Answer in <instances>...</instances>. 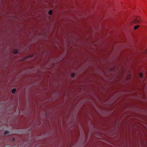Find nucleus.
<instances>
[{"label": "nucleus", "mask_w": 147, "mask_h": 147, "mask_svg": "<svg viewBox=\"0 0 147 147\" xmlns=\"http://www.w3.org/2000/svg\"><path fill=\"white\" fill-rule=\"evenodd\" d=\"M52 10H50L49 12V14L51 15L52 13Z\"/></svg>", "instance_id": "5"}, {"label": "nucleus", "mask_w": 147, "mask_h": 147, "mask_svg": "<svg viewBox=\"0 0 147 147\" xmlns=\"http://www.w3.org/2000/svg\"><path fill=\"white\" fill-rule=\"evenodd\" d=\"M139 27V25H136L135 26V27H134V29L135 30H136Z\"/></svg>", "instance_id": "3"}, {"label": "nucleus", "mask_w": 147, "mask_h": 147, "mask_svg": "<svg viewBox=\"0 0 147 147\" xmlns=\"http://www.w3.org/2000/svg\"><path fill=\"white\" fill-rule=\"evenodd\" d=\"M13 140H14V138H13Z\"/></svg>", "instance_id": "9"}, {"label": "nucleus", "mask_w": 147, "mask_h": 147, "mask_svg": "<svg viewBox=\"0 0 147 147\" xmlns=\"http://www.w3.org/2000/svg\"><path fill=\"white\" fill-rule=\"evenodd\" d=\"M9 134V132L8 131H5L4 133V135H7V134Z\"/></svg>", "instance_id": "6"}, {"label": "nucleus", "mask_w": 147, "mask_h": 147, "mask_svg": "<svg viewBox=\"0 0 147 147\" xmlns=\"http://www.w3.org/2000/svg\"><path fill=\"white\" fill-rule=\"evenodd\" d=\"M140 20L138 19V18L137 19H135L133 22V24H135V23H140Z\"/></svg>", "instance_id": "1"}, {"label": "nucleus", "mask_w": 147, "mask_h": 147, "mask_svg": "<svg viewBox=\"0 0 147 147\" xmlns=\"http://www.w3.org/2000/svg\"><path fill=\"white\" fill-rule=\"evenodd\" d=\"M139 76L141 78H142L143 76V74L142 73H140L139 74Z\"/></svg>", "instance_id": "8"}, {"label": "nucleus", "mask_w": 147, "mask_h": 147, "mask_svg": "<svg viewBox=\"0 0 147 147\" xmlns=\"http://www.w3.org/2000/svg\"><path fill=\"white\" fill-rule=\"evenodd\" d=\"M75 76V74L74 73H72L71 74V76L72 77H74Z\"/></svg>", "instance_id": "7"}, {"label": "nucleus", "mask_w": 147, "mask_h": 147, "mask_svg": "<svg viewBox=\"0 0 147 147\" xmlns=\"http://www.w3.org/2000/svg\"><path fill=\"white\" fill-rule=\"evenodd\" d=\"M16 91V89L15 88H14L12 90V92L13 94H14L15 92Z\"/></svg>", "instance_id": "4"}, {"label": "nucleus", "mask_w": 147, "mask_h": 147, "mask_svg": "<svg viewBox=\"0 0 147 147\" xmlns=\"http://www.w3.org/2000/svg\"><path fill=\"white\" fill-rule=\"evenodd\" d=\"M18 50L16 49H14L13 51V53L15 54H17L18 52Z\"/></svg>", "instance_id": "2"}]
</instances>
